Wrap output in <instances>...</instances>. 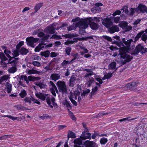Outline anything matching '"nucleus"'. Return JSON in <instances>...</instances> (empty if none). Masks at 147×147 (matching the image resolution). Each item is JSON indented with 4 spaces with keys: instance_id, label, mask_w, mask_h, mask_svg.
I'll return each mask as SVG.
<instances>
[{
    "instance_id": "412c9836",
    "label": "nucleus",
    "mask_w": 147,
    "mask_h": 147,
    "mask_svg": "<svg viewBox=\"0 0 147 147\" xmlns=\"http://www.w3.org/2000/svg\"><path fill=\"white\" fill-rule=\"evenodd\" d=\"M6 88L7 90V92L10 93L12 90V85L8 82H7L5 84Z\"/></svg>"
},
{
    "instance_id": "6ab92c4d",
    "label": "nucleus",
    "mask_w": 147,
    "mask_h": 147,
    "mask_svg": "<svg viewBox=\"0 0 147 147\" xmlns=\"http://www.w3.org/2000/svg\"><path fill=\"white\" fill-rule=\"evenodd\" d=\"M86 147H97L96 143L93 141H87Z\"/></svg>"
},
{
    "instance_id": "aec40b11",
    "label": "nucleus",
    "mask_w": 147,
    "mask_h": 147,
    "mask_svg": "<svg viewBox=\"0 0 147 147\" xmlns=\"http://www.w3.org/2000/svg\"><path fill=\"white\" fill-rule=\"evenodd\" d=\"M60 75L57 74H52L50 76V78L52 80L56 81L60 78Z\"/></svg>"
},
{
    "instance_id": "49530a36",
    "label": "nucleus",
    "mask_w": 147,
    "mask_h": 147,
    "mask_svg": "<svg viewBox=\"0 0 147 147\" xmlns=\"http://www.w3.org/2000/svg\"><path fill=\"white\" fill-rule=\"evenodd\" d=\"M144 32V31H141L139 33H138L135 38V41L138 40L140 37L141 35L143 34Z\"/></svg>"
},
{
    "instance_id": "6e6d98bb",
    "label": "nucleus",
    "mask_w": 147,
    "mask_h": 147,
    "mask_svg": "<svg viewBox=\"0 0 147 147\" xmlns=\"http://www.w3.org/2000/svg\"><path fill=\"white\" fill-rule=\"evenodd\" d=\"M98 90V86H96L94 88H92V91L91 93V96L94 95L95 92L96 91Z\"/></svg>"
},
{
    "instance_id": "4d7b16f0",
    "label": "nucleus",
    "mask_w": 147,
    "mask_h": 147,
    "mask_svg": "<svg viewBox=\"0 0 147 147\" xmlns=\"http://www.w3.org/2000/svg\"><path fill=\"white\" fill-rule=\"evenodd\" d=\"M113 19L114 22L116 23H117L120 20V17H113Z\"/></svg>"
},
{
    "instance_id": "09e8293b",
    "label": "nucleus",
    "mask_w": 147,
    "mask_h": 147,
    "mask_svg": "<svg viewBox=\"0 0 147 147\" xmlns=\"http://www.w3.org/2000/svg\"><path fill=\"white\" fill-rule=\"evenodd\" d=\"M130 11V15L131 16H132L133 15V14L134 13L135 11L136 12L138 11L137 8L135 9L134 8H131Z\"/></svg>"
},
{
    "instance_id": "f704fd0d",
    "label": "nucleus",
    "mask_w": 147,
    "mask_h": 147,
    "mask_svg": "<svg viewBox=\"0 0 147 147\" xmlns=\"http://www.w3.org/2000/svg\"><path fill=\"white\" fill-rule=\"evenodd\" d=\"M27 93L26 90L23 89L21 91V92L19 94V95L22 98H24L27 95Z\"/></svg>"
},
{
    "instance_id": "39448f33",
    "label": "nucleus",
    "mask_w": 147,
    "mask_h": 147,
    "mask_svg": "<svg viewBox=\"0 0 147 147\" xmlns=\"http://www.w3.org/2000/svg\"><path fill=\"white\" fill-rule=\"evenodd\" d=\"M39 39V38H34L33 37H27L26 39V41L28 45L34 48V43L36 42Z\"/></svg>"
},
{
    "instance_id": "69168bd1",
    "label": "nucleus",
    "mask_w": 147,
    "mask_h": 147,
    "mask_svg": "<svg viewBox=\"0 0 147 147\" xmlns=\"http://www.w3.org/2000/svg\"><path fill=\"white\" fill-rule=\"evenodd\" d=\"M27 78V77L25 75H22L18 79V80L19 79L20 80H23V79L24 80H26V79Z\"/></svg>"
},
{
    "instance_id": "f8f14e48",
    "label": "nucleus",
    "mask_w": 147,
    "mask_h": 147,
    "mask_svg": "<svg viewBox=\"0 0 147 147\" xmlns=\"http://www.w3.org/2000/svg\"><path fill=\"white\" fill-rule=\"evenodd\" d=\"M35 95L36 97L42 100H44L46 97L47 95L41 93H36Z\"/></svg>"
},
{
    "instance_id": "2eb2a0df",
    "label": "nucleus",
    "mask_w": 147,
    "mask_h": 147,
    "mask_svg": "<svg viewBox=\"0 0 147 147\" xmlns=\"http://www.w3.org/2000/svg\"><path fill=\"white\" fill-rule=\"evenodd\" d=\"M76 81V78L74 76L72 75L69 80V86L71 87H73Z\"/></svg>"
},
{
    "instance_id": "a878e982",
    "label": "nucleus",
    "mask_w": 147,
    "mask_h": 147,
    "mask_svg": "<svg viewBox=\"0 0 147 147\" xmlns=\"http://www.w3.org/2000/svg\"><path fill=\"white\" fill-rule=\"evenodd\" d=\"M71 63L72 62L71 61H69L64 60L61 63V65L64 68H65L66 66H68L69 64H71Z\"/></svg>"
},
{
    "instance_id": "603ef678",
    "label": "nucleus",
    "mask_w": 147,
    "mask_h": 147,
    "mask_svg": "<svg viewBox=\"0 0 147 147\" xmlns=\"http://www.w3.org/2000/svg\"><path fill=\"white\" fill-rule=\"evenodd\" d=\"M56 39L57 40L59 39H61V37L60 36H58L55 34H54L51 36L50 38V39Z\"/></svg>"
},
{
    "instance_id": "1a4fd4ad",
    "label": "nucleus",
    "mask_w": 147,
    "mask_h": 147,
    "mask_svg": "<svg viewBox=\"0 0 147 147\" xmlns=\"http://www.w3.org/2000/svg\"><path fill=\"white\" fill-rule=\"evenodd\" d=\"M137 9L139 10L140 12L142 13H147V7L145 5L142 4H140Z\"/></svg>"
},
{
    "instance_id": "c85d7f7f",
    "label": "nucleus",
    "mask_w": 147,
    "mask_h": 147,
    "mask_svg": "<svg viewBox=\"0 0 147 147\" xmlns=\"http://www.w3.org/2000/svg\"><path fill=\"white\" fill-rule=\"evenodd\" d=\"M28 52V49L24 47L21 48L19 51L20 53L22 55H26Z\"/></svg>"
},
{
    "instance_id": "a18cd8bd",
    "label": "nucleus",
    "mask_w": 147,
    "mask_h": 147,
    "mask_svg": "<svg viewBox=\"0 0 147 147\" xmlns=\"http://www.w3.org/2000/svg\"><path fill=\"white\" fill-rule=\"evenodd\" d=\"M71 50V48L69 47H67L65 49L66 54L67 55H69L70 54Z\"/></svg>"
},
{
    "instance_id": "13d9d810",
    "label": "nucleus",
    "mask_w": 147,
    "mask_h": 147,
    "mask_svg": "<svg viewBox=\"0 0 147 147\" xmlns=\"http://www.w3.org/2000/svg\"><path fill=\"white\" fill-rule=\"evenodd\" d=\"M32 59L33 60H40L41 58L40 57L37 56V55H34L33 56V57H32Z\"/></svg>"
},
{
    "instance_id": "ddd939ff",
    "label": "nucleus",
    "mask_w": 147,
    "mask_h": 147,
    "mask_svg": "<svg viewBox=\"0 0 147 147\" xmlns=\"http://www.w3.org/2000/svg\"><path fill=\"white\" fill-rule=\"evenodd\" d=\"M47 104L50 107L53 108V106L51 105V101L52 103H54L55 101V98L54 97H52L51 99L49 97H47L46 99Z\"/></svg>"
},
{
    "instance_id": "7c9ffc66",
    "label": "nucleus",
    "mask_w": 147,
    "mask_h": 147,
    "mask_svg": "<svg viewBox=\"0 0 147 147\" xmlns=\"http://www.w3.org/2000/svg\"><path fill=\"white\" fill-rule=\"evenodd\" d=\"M67 137L68 138H74L76 137V136L74 133L71 131H69L68 132Z\"/></svg>"
},
{
    "instance_id": "9d476101",
    "label": "nucleus",
    "mask_w": 147,
    "mask_h": 147,
    "mask_svg": "<svg viewBox=\"0 0 147 147\" xmlns=\"http://www.w3.org/2000/svg\"><path fill=\"white\" fill-rule=\"evenodd\" d=\"M46 32L50 34L54 33L55 32L54 27L53 26H49L45 29Z\"/></svg>"
},
{
    "instance_id": "f03ea898",
    "label": "nucleus",
    "mask_w": 147,
    "mask_h": 147,
    "mask_svg": "<svg viewBox=\"0 0 147 147\" xmlns=\"http://www.w3.org/2000/svg\"><path fill=\"white\" fill-rule=\"evenodd\" d=\"M92 18L87 19L84 21H81L80 22V27L81 28L85 29L88 27L89 24L90 28L93 30H96L98 28V25L97 24L91 21Z\"/></svg>"
},
{
    "instance_id": "c9c22d12",
    "label": "nucleus",
    "mask_w": 147,
    "mask_h": 147,
    "mask_svg": "<svg viewBox=\"0 0 147 147\" xmlns=\"http://www.w3.org/2000/svg\"><path fill=\"white\" fill-rule=\"evenodd\" d=\"M32 96L31 97H25L24 100V101L26 102H28L29 104H30L31 103V101L32 100Z\"/></svg>"
},
{
    "instance_id": "c756f323",
    "label": "nucleus",
    "mask_w": 147,
    "mask_h": 147,
    "mask_svg": "<svg viewBox=\"0 0 147 147\" xmlns=\"http://www.w3.org/2000/svg\"><path fill=\"white\" fill-rule=\"evenodd\" d=\"M90 67L91 68L90 69H86L83 70L86 71L88 73V74H92V75H93V71L94 69V68H92V67L91 66L89 67L88 66L86 67Z\"/></svg>"
},
{
    "instance_id": "4be33fe9",
    "label": "nucleus",
    "mask_w": 147,
    "mask_h": 147,
    "mask_svg": "<svg viewBox=\"0 0 147 147\" xmlns=\"http://www.w3.org/2000/svg\"><path fill=\"white\" fill-rule=\"evenodd\" d=\"M16 66H13L9 68L8 70L9 73L10 74H13L17 71Z\"/></svg>"
},
{
    "instance_id": "b1692460",
    "label": "nucleus",
    "mask_w": 147,
    "mask_h": 147,
    "mask_svg": "<svg viewBox=\"0 0 147 147\" xmlns=\"http://www.w3.org/2000/svg\"><path fill=\"white\" fill-rule=\"evenodd\" d=\"M50 53V51L48 50H47L41 52L40 55L42 56L47 57L49 56Z\"/></svg>"
},
{
    "instance_id": "e433bc0d",
    "label": "nucleus",
    "mask_w": 147,
    "mask_h": 147,
    "mask_svg": "<svg viewBox=\"0 0 147 147\" xmlns=\"http://www.w3.org/2000/svg\"><path fill=\"white\" fill-rule=\"evenodd\" d=\"M0 57L1 60V61H5L7 59V58L5 56L3 53L0 52Z\"/></svg>"
},
{
    "instance_id": "ea45409f",
    "label": "nucleus",
    "mask_w": 147,
    "mask_h": 147,
    "mask_svg": "<svg viewBox=\"0 0 147 147\" xmlns=\"http://www.w3.org/2000/svg\"><path fill=\"white\" fill-rule=\"evenodd\" d=\"M69 112V115L70 117L74 121H75L76 120V118L74 115L73 113L70 111L69 109H67Z\"/></svg>"
},
{
    "instance_id": "dca6fc26",
    "label": "nucleus",
    "mask_w": 147,
    "mask_h": 147,
    "mask_svg": "<svg viewBox=\"0 0 147 147\" xmlns=\"http://www.w3.org/2000/svg\"><path fill=\"white\" fill-rule=\"evenodd\" d=\"M38 36L40 38L43 37V39L45 40H47L50 37L49 35L45 34L43 32H40L39 33H38Z\"/></svg>"
},
{
    "instance_id": "423d86ee",
    "label": "nucleus",
    "mask_w": 147,
    "mask_h": 147,
    "mask_svg": "<svg viewBox=\"0 0 147 147\" xmlns=\"http://www.w3.org/2000/svg\"><path fill=\"white\" fill-rule=\"evenodd\" d=\"M138 82H133L127 84L125 86L129 89L134 91L137 86Z\"/></svg>"
},
{
    "instance_id": "4468645a",
    "label": "nucleus",
    "mask_w": 147,
    "mask_h": 147,
    "mask_svg": "<svg viewBox=\"0 0 147 147\" xmlns=\"http://www.w3.org/2000/svg\"><path fill=\"white\" fill-rule=\"evenodd\" d=\"M2 116L3 117H7L13 121L16 120H18V121H21L22 119V117H14L11 115H4Z\"/></svg>"
},
{
    "instance_id": "393cba45",
    "label": "nucleus",
    "mask_w": 147,
    "mask_h": 147,
    "mask_svg": "<svg viewBox=\"0 0 147 147\" xmlns=\"http://www.w3.org/2000/svg\"><path fill=\"white\" fill-rule=\"evenodd\" d=\"M40 73V72L39 71H38L37 70H34L33 69L28 70L27 72V74H39Z\"/></svg>"
},
{
    "instance_id": "4c0bfd02",
    "label": "nucleus",
    "mask_w": 147,
    "mask_h": 147,
    "mask_svg": "<svg viewBox=\"0 0 147 147\" xmlns=\"http://www.w3.org/2000/svg\"><path fill=\"white\" fill-rule=\"evenodd\" d=\"M108 141L107 139L103 137L101 138L100 140V142L101 144H105Z\"/></svg>"
},
{
    "instance_id": "a19ab883",
    "label": "nucleus",
    "mask_w": 147,
    "mask_h": 147,
    "mask_svg": "<svg viewBox=\"0 0 147 147\" xmlns=\"http://www.w3.org/2000/svg\"><path fill=\"white\" fill-rule=\"evenodd\" d=\"M113 43H115L117 46L119 47H120V49L122 48H123L124 45L121 42H117L115 41H114Z\"/></svg>"
},
{
    "instance_id": "9b49d317",
    "label": "nucleus",
    "mask_w": 147,
    "mask_h": 147,
    "mask_svg": "<svg viewBox=\"0 0 147 147\" xmlns=\"http://www.w3.org/2000/svg\"><path fill=\"white\" fill-rule=\"evenodd\" d=\"M119 30V27L116 25H113L109 28V31L111 33H113L116 32H118Z\"/></svg>"
},
{
    "instance_id": "37998d69",
    "label": "nucleus",
    "mask_w": 147,
    "mask_h": 147,
    "mask_svg": "<svg viewBox=\"0 0 147 147\" xmlns=\"http://www.w3.org/2000/svg\"><path fill=\"white\" fill-rule=\"evenodd\" d=\"M12 55L13 56L15 57L18 56L19 55V50L16 49L15 50L13 51Z\"/></svg>"
},
{
    "instance_id": "79ce46f5",
    "label": "nucleus",
    "mask_w": 147,
    "mask_h": 147,
    "mask_svg": "<svg viewBox=\"0 0 147 147\" xmlns=\"http://www.w3.org/2000/svg\"><path fill=\"white\" fill-rule=\"evenodd\" d=\"M62 36H64L67 38H72L75 36L73 34H69L62 35Z\"/></svg>"
},
{
    "instance_id": "20e7f679",
    "label": "nucleus",
    "mask_w": 147,
    "mask_h": 147,
    "mask_svg": "<svg viewBox=\"0 0 147 147\" xmlns=\"http://www.w3.org/2000/svg\"><path fill=\"white\" fill-rule=\"evenodd\" d=\"M147 52V48L144 49L143 46L139 45L136 46L134 51L132 52L131 54L132 55L136 56L137 55L139 52L142 54Z\"/></svg>"
},
{
    "instance_id": "f3484780",
    "label": "nucleus",
    "mask_w": 147,
    "mask_h": 147,
    "mask_svg": "<svg viewBox=\"0 0 147 147\" xmlns=\"http://www.w3.org/2000/svg\"><path fill=\"white\" fill-rule=\"evenodd\" d=\"M74 145H84L82 144V140L81 138H78L74 140Z\"/></svg>"
},
{
    "instance_id": "bb28decb",
    "label": "nucleus",
    "mask_w": 147,
    "mask_h": 147,
    "mask_svg": "<svg viewBox=\"0 0 147 147\" xmlns=\"http://www.w3.org/2000/svg\"><path fill=\"white\" fill-rule=\"evenodd\" d=\"M9 75H5L2 76L0 79V84H1L5 80H7L9 78Z\"/></svg>"
},
{
    "instance_id": "2f4dec72",
    "label": "nucleus",
    "mask_w": 147,
    "mask_h": 147,
    "mask_svg": "<svg viewBox=\"0 0 147 147\" xmlns=\"http://www.w3.org/2000/svg\"><path fill=\"white\" fill-rule=\"evenodd\" d=\"M71 55L72 56L74 57V58L71 61V62L75 60L76 59L79 58V56L77 53L76 54L71 53Z\"/></svg>"
},
{
    "instance_id": "3c124183",
    "label": "nucleus",
    "mask_w": 147,
    "mask_h": 147,
    "mask_svg": "<svg viewBox=\"0 0 147 147\" xmlns=\"http://www.w3.org/2000/svg\"><path fill=\"white\" fill-rule=\"evenodd\" d=\"M24 42L23 41L20 42L16 46V49L19 50L21 47L24 45Z\"/></svg>"
},
{
    "instance_id": "cd10ccee",
    "label": "nucleus",
    "mask_w": 147,
    "mask_h": 147,
    "mask_svg": "<svg viewBox=\"0 0 147 147\" xmlns=\"http://www.w3.org/2000/svg\"><path fill=\"white\" fill-rule=\"evenodd\" d=\"M44 48L43 45L40 43L35 49L34 51L36 52H39L40 50Z\"/></svg>"
},
{
    "instance_id": "5701e85b",
    "label": "nucleus",
    "mask_w": 147,
    "mask_h": 147,
    "mask_svg": "<svg viewBox=\"0 0 147 147\" xmlns=\"http://www.w3.org/2000/svg\"><path fill=\"white\" fill-rule=\"evenodd\" d=\"M128 23L127 22L123 21L119 24V26L124 30L126 29Z\"/></svg>"
},
{
    "instance_id": "e2e57ef3",
    "label": "nucleus",
    "mask_w": 147,
    "mask_h": 147,
    "mask_svg": "<svg viewBox=\"0 0 147 147\" xmlns=\"http://www.w3.org/2000/svg\"><path fill=\"white\" fill-rule=\"evenodd\" d=\"M50 90L53 95L55 96H56V95L55 92V89L53 88H50Z\"/></svg>"
},
{
    "instance_id": "72a5a7b5",
    "label": "nucleus",
    "mask_w": 147,
    "mask_h": 147,
    "mask_svg": "<svg viewBox=\"0 0 147 147\" xmlns=\"http://www.w3.org/2000/svg\"><path fill=\"white\" fill-rule=\"evenodd\" d=\"M17 109L22 110H28L26 107H25L24 106H22L20 105H17L14 106Z\"/></svg>"
},
{
    "instance_id": "0eeeda50",
    "label": "nucleus",
    "mask_w": 147,
    "mask_h": 147,
    "mask_svg": "<svg viewBox=\"0 0 147 147\" xmlns=\"http://www.w3.org/2000/svg\"><path fill=\"white\" fill-rule=\"evenodd\" d=\"M18 58L12 57L9 59L7 63L10 64L13 66H16L18 62Z\"/></svg>"
},
{
    "instance_id": "8fccbe9b",
    "label": "nucleus",
    "mask_w": 147,
    "mask_h": 147,
    "mask_svg": "<svg viewBox=\"0 0 147 147\" xmlns=\"http://www.w3.org/2000/svg\"><path fill=\"white\" fill-rule=\"evenodd\" d=\"M32 63L33 65L35 66L40 67L41 66L40 63L39 62L37 61H34L32 63Z\"/></svg>"
},
{
    "instance_id": "58836bf2",
    "label": "nucleus",
    "mask_w": 147,
    "mask_h": 147,
    "mask_svg": "<svg viewBox=\"0 0 147 147\" xmlns=\"http://www.w3.org/2000/svg\"><path fill=\"white\" fill-rule=\"evenodd\" d=\"M63 103L64 105H66L67 108L70 109L72 107L70 105V102L66 99H65V101L63 102Z\"/></svg>"
},
{
    "instance_id": "f257e3e1",
    "label": "nucleus",
    "mask_w": 147,
    "mask_h": 147,
    "mask_svg": "<svg viewBox=\"0 0 147 147\" xmlns=\"http://www.w3.org/2000/svg\"><path fill=\"white\" fill-rule=\"evenodd\" d=\"M122 42L125 44L126 47H123V48H121L119 51V54L118 55V58L120 60L123 61V63L124 64L127 62L130 61L133 58V57L126 53H128L130 49H132L135 47V45H133L130 47L131 42L133 41L132 39L128 40H126L125 38L122 39Z\"/></svg>"
},
{
    "instance_id": "774afa93",
    "label": "nucleus",
    "mask_w": 147,
    "mask_h": 147,
    "mask_svg": "<svg viewBox=\"0 0 147 147\" xmlns=\"http://www.w3.org/2000/svg\"><path fill=\"white\" fill-rule=\"evenodd\" d=\"M121 13V11L119 10L116 11L115 12L113 13V15L114 16L117 15H119Z\"/></svg>"
},
{
    "instance_id": "de8ad7c7",
    "label": "nucleus",
    "mask_w": 147,
    "mask_h": 147,
    "mask_svg": "<svg viewBox=\"0 0 147 147\" xmlns=\"http://www.w3.org/2000/svg\"><path fill=\"white\" fill-rule=\"evenodd\" d=\"M142 36L141 37V39L143 41H144L145 42V43H146V41L147 39V35L145 33H143L142 34Z\"/></svg>"
},
{
    "instance_id": "0e129e2a",
    "label": "nucleus",
    "mask_w": 147,
    "mask_h": 147,
    "mask_svg": "<svg viewBox=\"0 0 147 147\" xmlns=\"http://www.w3.org/2000/svg\"><path fill=\"white\" fill-rule=\"evenodd\" d=\"M103 37L105 39L110 42H111L112 41L111 38L110 37L108 36H103Z\"/></svg>"
},
{
    "instance_id": "052dcab7",
    "label": "nucleus",
    "mask_w": 147,
    "mask_h": 147,
    "mask_svg": "<svg viewBox=\"0 0 147 147\" xmlns=\"http://www.w3.org/2000/svg\"><path fill=\"white\" fill-rule=\"evenodd\" d=\"M121 10H123V12H125L126 14H128V11L127 9V6H125L123 8L121 9Z\"/></svg>"
},
{
    "instance_id": "a211bd4d",
    "label": "nucleus",
    "mask_w": 147,
    "mask_h": 147,
    "mask_svg": "<svg viewBox=\"0 0 147 147\" xmlns=\"http://www.w3.org/2000/svg\"><path fill=\"white\" fill-rule=\"evenodd\" d=\"M81 22H79L78 24H73L71 26L67 27V29L69 31H70L72 30H75L76 28L78 27L79 26L80 27V24L79 23Z\"/></svg>"
},
{
    "instance_id": "7ed1b4c3",
    "label": "nucleus",
    "mask_w": 147,
    "mask_h": 147,
    "mask_svg": "<svg viewBox=\"0 0 147 147\" xmlns=\"http://www.w3.org/2000/svg\"><path fill=\"white\" fill-rule=\"evenodd\" d=\"M56 85L60 92L62 93L63 94L67 93V87L65 82L59 81L57 82Z\"/></svg>"
},
{
    "instance_id": "864d4df0",
    "label": "nucleus",
    "mask_w": 147,
    "mask_h": 147,
    "mask_svg": "<svg viewBox=\"0 0 147 147\" xmlns=\"http://www.w3.org/2000/svg\"><path fill=\"white\" fill-rule=\"evenodd\" d=\"M41 7V5L40 4H38L36 5L34 8L35 12H37L38 10L40 9Z\"/></svg>"
},
{
    "instance_id": "473e14b6",
    "label": "nucleus",
    "mask_w": 147,
    "mask_h": 147,
    "mask_svg": "<svg viewBox=\"0 0 147 147\" xmlns=\"http://www.w3.org/2000/svg\"><path fill=\"white\" fill-rule=\"evenodd\" d=\"M35 84L39 86L40 88H45L46 85L43 82H36L35 83Z\"/></svg>"
},
{
    "instance_id": "bf43d9fd",
    "label": "nucleus",
    "mask_w": 147,
    "mask_h": 147,
    "mask_svg": "<svg viewBox=\"0 0 147 147\" xmlns=\"http://www.w3.org/2000/svg\"><path fill=\"white\" fill-rule=\"evenodd\" d=\"M104 75L105 77H106V78L108 79L110 78L111 77H112V73H109L108 74H107V73H106Z\"/></svg>"
},
{
    "instance_id": "c03bdc74",
    "label": "nucleus",
    "mask_w": 147,
    "mask_h": 147,
    "mask_svg": "<svg viewBox=\"0 0 147 147\" xmlns=\"http://www.w3.org/2000/svg\"><path fill=\"white\" fill-rule=\"evenodd\" d=\"M110 68L112 69H115L116 66V63L115 62H112L109 65Z\"/></svg>"
},
{
    "instance_id": "6e6552de",
    "label": "nucleus",
    "mask_w": 147,
    "mask_h": 147,
    "mask_svg": "<svg viewBox=\"0 0 147 147\" xmlns=\"http://www.w3.org/2000/svg\"><path fill=\"white\" fill-rule=\"evenodd\" d=\"M102 23L105 27L107 28L110 27L113 24L111 20L109 19L103 20Z\"/></svg>"
},
{
    "instance_id": "338daca9",
    "label": "nucleus",
    "mask_w": 147,
    "mask_h": 147,
    "mask_svg": "<svg viewBox=\"0 0 147 147\" xmlns=\"http://www.w3.org/2000/svg\"><path fill=\"white\" fill-rule=\"evenodd\" d=\"M66 127V126L65 125H59L58 126L59 130H62Z\"/></svg>"
},
{
    "instance_id": "5fc2aeb1",
    "label": "nucleus",
    "mask_w": 147,
    "mask_h": 147,
    "mask_svg": "<svg viewBox=\"0 0 147 147\" xmlns=\"http://www.w3.org/2000/svg\"><path fill=\"white\" fill-rule=\"evenodd\" d=\"M94 82V80H90L87 82L86 83V84L87 86L88 87H90L92 85V84Z\"/></svg>"
},
{
    "instance_id": "680f3d73",
    "label": "nucleus",
    "mask_w": 147,
    "mask_h": 147,
    "mask_svg": "<svg viewBox=\"0 0 147 147\" xmlns=\"http://www.w3.org/2000/svg\"><path fill=\"white\" fill-rule=\"evenodd\" d=\"M50 116L47 115H43L42 116H39V118L40 119H41L42 120H44L46 119H47Z\"/></svg>"
}]
</instances>
